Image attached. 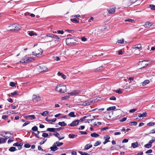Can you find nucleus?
<instances>
[{
	"label": "nucleus",
	"instance_id": "f257e3e1",
	"mask_svg": "<svg viewBox=\"0 0 155 155\" xmlns=\"http://www.w3.org/2000/svg\"><path fill=\"white\" fill-rule=\"evenodd\" d=\"M56 90L60 93H64L67 91L66 87L61 84L58 85L56 87Z\"/></svg>",
	"mask_w": 155,
	"mask_h": 155
},
{
	"label": "nucleus",
	"instance_id": "f03ea898",
	"mask_svg": "<svg viewBox=\"0 0 155 155\" xmlns=\"http://www.w3.org/2000/svg\"><path fill=\"white\" fill-rule=\"evenodd\" d=\"M32 100L34 103H37L41 100V97L38 95H33Z\"/></svg>",
	"mask_w": 155,
	"mask_h": 155
},
{
	"label": "nucleus",
	"instance_id": "7ed1b4c3",
	"mask_svg": "<svg viewBox=\"0 0 155 155\" xmlns=\"http://www.w3.org/2000/svg\"><path fill=\"white\" fill-rule=\"evenodd\" d=\"M12 27L14 28V29H10V30H12L13 29L15 31H18L21 29V27L18 24H13L12 25Z\"/></svg>",
	"mask_w": 155,
	"mask_h": 155
},
{
	"label": "nucleus",
	"instance_id": "20e7f679",
	"mask_svg": "<svg viewBox=\"0 0 155 155\" xmlns=\"http://www.w3.org/2000/svg\"><path fill=\"white\" fill-rule=\"evenodd\" d=\"M22 145L23 143L20 142H16L13 144L14 146L18 147L19 150H20L22 148Z\"/></svg>",
	"mask_w": 155,
	"mask_h": 155
},
{
	"label": "nucleus",
	"instance_id": "39448f33",
	"mask_svg": "<svg viewBox=\"0 0 155 155\" xmlns=\"http://www.w3.org/2000/svg\"><path fill=\"white\" fill-rule=\"evenodd\" d=\"M79 123V120H75L70 124H68V126L73 127L76 126Z\"/></svg>",
	"mask_w": 155,
	"mask_h": 155
},
{
	"label": "nucleus",
	"instance_id": "423d86ee",
	"mask_svg": "<svg viewBox=\"0 0 155 155\" xmlns=\"http://www.w3.org/2000/svg\"><path fill=\"white\" fill-rule=\"evenodd\" d=\"M25 118L31 120H34L36 118L35 116L34 115H26L25 117Z\"/></svg>",
	"mask_w": 155,
	"mask_h": 155
},
{
	"label": "nucleus",
	"instance_id": "0eeeda50",
	"mask_svg": "<svg viewBox=\"0 0 155 155\" xmlns=\"http://www.w3.org/2000/svg\"><path fill=\"white\" fill-rule=\"evenodd\" d=\"M73 40V39L71 38H69L66 39V43L67 45H72V41Z\"/></svg>",
	"mask_w": 155,
	"mask_h": 155
},
{
	"label": "nucleus",
	"instance_id": "6e6552de",
	"mask_svg": "<svg viewBox=\"0 0 155 155\" xmlns=\"http://www.w3.org/2000/svg\"><path fill=\"white\" fill-rule=\"evenodd\" d=\"M80 92V91L79 90H74L71 92L68 93V94L71 96H74L77 95Z\"/></svg>",
	"mask_w": 155,
	"mask_h": 155
},
{
	"label": "nucleus",
	"instance_id": "1a4fd4ad",
	"mask_svg": "<svg viewBox=\"0 0 155 155\" xmlns=\"http://www.w3.org/2000/svg\"><path fill=\"white\" fill-rule=\"evenodd\" d=\"M53 134L58 138L59 140L63 139L64 138V137H60V135L57 132H55L54 133H53Z\"/></svg>",
	"mask_w": 155,
	"mask_h": 155
},
{
	"label": "nucleus",
	"instance_id": "9d476101",
	"mask_svg": "<svg viewBox=\"0 0 155 155\" xmlns=\"http://www.w3.org/2000/svg\"><path fill=\"white\" fill-rule=\"evenodd\" d=\"M152 25V23L151 22H149V21L147 22L144 25V27L145 28H150Z\"/></svg>",
	"mask_w": 155,
	"mask_h": 155
},
{
	"label": "nucleus",
	"instance_id": "9b49d317",
	"mask_svg": "<svg viewBox=\"0 0 155 155\" xmlns=\"http://www.w3.org/2000/svg\"><path fill=\"white\" fill-rule=\"evenodd\" d=\"M31 59H32V58H28L27 60L24 59L21 60L20 61V62L22 63H27L29 61H31Z\"/></svg>",
	"mask_w": 155,
	"mask_h": 155
},
{
	"label": "nucleus",
	"instance_id": "f8f14e48",
	"mask_svg": "<svg viewBox=\"0 0 155 155\" xmlns=\"http://www.w3.org/2000/svg\"><path fill=\"white\" fill-rule=\"evenodd\" d=\"M50 149H51V150L54 151L58 149V148L56 146L55 144L54 143L53 145L52 146L50 147Z\"/></svg>",
	"mask_w": 155,
	"mask_h": 155
},
{
	"label": "nucleus",
	"instance_id": "ddd939ff",
	"mask_svg": "<svg viewBox=\"0 0 155 155\" xmlns=\"http://www.w3.org/2000/svg\"><path fill=\"white\" fill-rule=\"evenodd\" d=\"M90 101L89 100H87L83 102L82 104V105L84 106H87L90 105Z\"/></svg>",
	"mask_w": 155,
	"mask_h": 155
},
{
	"label": "nucleus",
	"instance_id": "4468645a",
	"mask_svg": "<svg viewBox=\"0 0 155 155\" xmlns=\"http://www.w3.org/2000/svg\"><path fill=\"white\" fill-rule=\"evenodd\" d=\"M45 120L49 123H52V122H55L56 120V118H54L52 120H51L48 119V117H46L45 118Z\"/></svg>",
	"mask_w": 155,
	"mask_h": 155
},
{
	"label": "nucleus",
	"instance_id": "2eb2a0df",
	"mask_svg": "<svg viewBox=\"0 0 155 155\" xmlns=\"http://www.w3.org/2000/svg\"><path fill=\"white\" fill-rule=\"evenodd\" d=\"M104 138L105 139V140L103 142V143L104 144H105L107 143L110 141L109 139H110V137L109 136L107 135L106 137H104Z\"/></svg>",
	"mask_w": 155,
	"mask_h": 155
},
{
	"label": "nucleus",
	"instance_id": "dca6fc26",
	"mask_svg": "<svg viewBox=\"0 0 155 155\" xmlns=\"http://www.w3.org/2000/svg\"><path fill=\"white\" fill-rule=\"evenodd\" d=\"M138 143L137 142L132 143H131V147L134 148L137 147L138 146Z\"/></svg>",
	"mask_w": 155,
	"mask_h": 155
},
{
	"label": "nucleus",
	"instance_id": "f3484780",
	"mask_svg": "<svg viewBox=\"0 0 155 155\" xmlns=\"http://www.w3.org/2000/svg\"><path fill=\"white\" fill-rule=\"evenodd\" d=\"M7 139L8 138L6 139L3 138H0V144L5 143Z\"/></svg>",
	"mask_w": 155,
	"mask_h": 155
},
{
	"label": "nucleus",
	"instance_id": "a211bd4d",
	"mask_svg": "<svg viewBox=\"0 0 155 155\" xmlns=\"http://www.w3.org/2000/svg\"><path fill=\"white\" fill-rule=\"evenodd\" d=\"M92 147V144H86L84 147V149L86 150H88L91 148Z\"/></svg>",
	"mask_w": 155,
	"mask_h": 155
},
{
	"label": "nucleus",
	"instance_id": "6ab92c4d",
	"mask_svg": "<svg viewBox=\"0 0 155 155\" xmlns=\"http://www.w3.org/2000/svg\"><path fill=\"white\" fill-rule=\"evenodd\" d=\"M58 128H48L47 129V131L51 132H54L55 130L58 129Z\"/></svg>",
	"mask_w": 155,
	"mask_h": 155
},
{
	"label": "nucleus",
	"instance_id": "aec40b11",
	"mask_svg": "<svg viewBox=\"0 0 155 155\" xmlns=\"http://www.w3.org/2000/svg\"><path fill=\"white\" fill-rule=\"evenodd\" d=\"M147 113L146 112H144L142 114H139L138 115V116L139 117H146L147 116Z\"/></svg>",
	"mask_w": 155,
	"mask_h": 155
},
{
	"label": "nucleus",
	"instance_id": "412c9836",
	"mask_svg": "<svg viewBox=\"0 0 155 155\" xmlns=\"http://www.w3.org/2000/svg\"><path fill=\"white\" fill-rule=\"evenodd\" d=\"M54 144H55V145L57 147H60L63 144V143L62 142H60L58 141L54 143Z\"/></svg>",
	"mask_w": 155,
	"mask_h": 155
},
{
	"label": "nucleus",
	"instance_id": "4be33fe9",
	"mask_svg": "<svg viewBox=\"0 0 155 155\" xmlns=\"http://www.w3.org/2000/svg\"><path fill=\"white\" fill-rule=\"evenodd\" d=\"M116 108V107L115 106H113L107 108V111H110L115 109Z\"/></svg>",
	"mask_w": 155,
	"mask_h": 155
},
{
	"label": "nucleus",
	"instance_id": "5701e85b",
	"mask_svg": "<svg viewBox=\"0 0 155 155\" xmlns=\"http://www.w3.org/2000/svg\"><path fill=\"white\" fill-rule=\"evenodd\" d=\"M58 124L61 126H64L67 125V124L65 123L64 121L59 122L58 123Z\"/></svg>",
	"mask_w": 155,
	"mask_h": 155
},
{
	"label": "nucleus",
	"instance_id": "b1692460",
	"mask_svg": "<svg viewBox=\"0 0 155 155\" xmlns=\"http://www.w3.org/2000/svg\"><path fill=\"white\" fill-rule=\"evenodd\" d=\"M108 12L110 14H113L115 12V9L112 8V9L108 10Z\"/></svg>",
	"mask_w": 155,
	"mask_h": 155
},
{
	"label": "nucleus",
	"instance_id": "393cba45",
	"mask_svg": "<svg viewBox=\"0 0 155 155\" xmlns=\"http://www.w3.org/2000/svg\"><path fill=\"white\" fill-rule=\"evenodd\" d=\"M150 82V81L148 80H145L143 83L142 85L143 86H145Z\"/></svg>",
	"mask_w": 155,
	"mask_h": 155
},
{
	"label": "nucleus",
	"instance_id": "a878e982",
	"mask_svg": "<svg viewBox=\"0 0 155 155\" xmlns=\"http://www.w3.org/2000/svg\"><path fill=\"white\" fill-rule=\"evenodd\" d=\"M91 137H97L99 136V135L97 133H93L91 134Z\"/></svg>",
	"mask_w": 155,
	"mask_h": 155
},
{
	"label": "nucleus",
	"instance_id": "bb28decb",
	"mask_svg": "<svg viewBox=\"0 0 155 155\" xmlns=\"http://www.w3.org/2000/svg\"><path fill=\"white\" fill-rule=\"evenodd\" d=\"M16 150H17L15 148V147H11L9 149V150L11 152H14Z\"/></svg>",
	"mask_w": 155,
	"mask_h": 155
},
{
	"label": "nucleus",
	"instance_id": "cd10ccee",
	"mask_svg": "<svg viewBox=\"0 0 155 155\" xmlns=\"http://www.w3.org/2000/svg\"><path fill=\"white\" fill-rule=\"evenodd\" d=\"M68 115L71 117H74L76 116L74 115V113L73 112H71L68 114Z\"/></svg>",
	"mask_w": 155,
	"mask_h": 155
},
{
	"label": "nucleus",
	"instance_id": "c85d7f7f",
	"mask_svg": "<svg viewBox=\"0 0 155 155\" xmlns=\"http://www.w3.org/2000/svg\"><path fill=\"white\" fill-rule=\"evenodd\" d=\"M49 113V112L48 111H45L44 112H43L42 113H41V115L43 116H45L47 114H48Z\"/></svg>",
	"mask_w": 155,
	"mask_h": 155
},
{
	"label": "nucleus",
	"instance_id": "c756f323",
	"mask_svg": "<svg viewBox=\"0 0 155 155\" xmlns=\"http://www.w3.org/2000/svg\"><path fill=\"white\" fill-rule=\"evenodd\" d=\"M155 141V138L153 137L152 139L150 140L149 142V143L152 145V144Z\"/></svg>",
	"mask_w": 155,
	"mask_h": 155
},
{
	"label": "nucleus",
	"instance_id": "7c9ffc66",
	"mask_svg": "<svg viewBox=\"0 0 155 155\" xmlns=\"http://www.w3.org/2000/svg\"><path fill=\"white\" fill-rule=\"evenodd\" d=\"M152 146V145L151 144H150L149 143H147L145 145H144V147L146 148H150Z\"/></svg>",
	"mask_w": 155,
	"mask_h": 155
},
{
	"label": "nucleus",
	"instance_id": "2f4dec72",
	"mask_svg": "<svg viewBox=\"0 0 155 155\" xmlns=\"http://www.w3.org/2000/svg\"><path fill=\"white\" fill-rule=\"evenodd\" d=\"M78 152L79 153H80L81 154V155H89V154L88 153H87L85 152L79 151Z\"/></svg>",
	"mask_w": 155,
	"mask_h": 155
},
{
	"label": "nucleus",
	"instance_id": "473e14b6",
	"mask_svg": "<svg viewBox=\"0 0 155 155\" xmlns=\"http://www.w3.org/2000/svg\"><path fill=\"white\" fill-rule=\"evenodd\" d=\"M71 21L73 22H74L75 23L79 22V21L77 20L75 18H71Z\"/></svg>",
	"mask_w": 155,
	"mask_h": 155
},
{
	"label": "nucleus",
	"instance_id": "72a5a7b5",
	"mask_svg": "<svg viewBox=\"0 0 155 155\" xmlns=\"http://www.w3.org/2000/svg\"><path fill=\"white\" fill-rule=\"evenodd\" d=\"M149 7L152 10H155V5H150Z\"/></svg>",
	"mask_w": 155,
	"mask_h": 155
},
{
	"label": "nucleus",
	"instance_id": "f704fd0d",
	"mask_svg": "<svg viewBox=\"0 0 155 155\" xmlns=\"http://www.w3.org/2000/svg\"><path fill=\"white\" fill-rule=\"evenodd\" d=\"M141 47V45L140 44H138L137 46H135L134 48L136 49H139Z\"/></svg>",
	"mask_w": 155,
	"mask_h": 155
},
{
	"label": "nucleus",
	"instance_id": "c9c22d12",
	"mask_svg": "<svg viewBox=\"0 0 155 155\" xmlns=\"http://www.w3.org/2000/svg\"><path fill=\"white\" fill-rule=\"evenodd\" d=\"M130 124L132 126H136L137 124V122L136 121H133L130 122Z\"/></svg>",
	"mask_w": 155,
	"mask_h": 155
},
{
	"label": "nucleus",
	"instance_id": "e433bc0d",
	"mask_svg": "<svg viewBox=\"0 0 155 155\" xmlns=\"http://www.w3.org/2000/svg\"><path fill=\"white\" fill-rule=\"evenodd\" d=\"M155 125V123L153 122H150L147 124V125L149 126H152Z\"/></svg>",
	"mask_w": 155,
	"mask_h": 155
},
{
	"label": "nucleus",
	"instance_id": "4c0bfd02",
	"mask_svg": "<svg viewBox=\"0 0 155 155\" xmlns=\"http://www.w3.org/2000/svg\"><path fill=\"white\" fill-rule=\"evenodd\" d=\"M117 42L118 43L123 44L124 42V39H121L118 40Z\"/></svg>",
	"mask_w": 155,
	"mask_h": 155
},
{
	"label": "nucleus",
	"instance_id": "58836bf2",
	"mask_svg": "<svg viewBox=\"0 0 155 155\" xmlns=\"http://www.w3.org/2000/svg\"><path fill=\"white\" fill-rule=\"evenodd\" d=\"M101 144V142L99 141H97L94 143V146L95 147L100 145Z\"/></svg>",
	"mask_w": 155,
	"mask_h": 155
},
{
	"label": "nucleus",
	"instance_id": "ea45409f",
	"mask_svg": "<svg viewBox=\"0 0 155 155\" xmlns=\"http://www.w3.org/2000/svg\"><path fill=\"white\" fill-rule=\"evenodd\" d=\"M68 137L70 138L73 139L74 138L75 135L74 134H69L68 135Z\"/></svg>",
	"mask_w": 155,
	"mask_h": 155
},
{
	"label": "nucleus",
	"instance_id": "a19ab883",
	"mask_svg": "<svg viewBox=\"0 0 155 155\" xmlns=\"http://www.w3.org/2000/svg\"><path fill=\"white\" fill-rule=\"evenodd\" d=\"M38 130V128L36 126H35L32 127V130H33L34 131H37Z\"/></svg>",
	"mask_w": 155,
	"mask_h": 155
},
{
	"label": "nucleus",
	"instance_id": "79ce46f5",
	"mask_svg": "<svg viewBox=\"0 0 155 155\" xmlns=\"http://www.w3.org/2000/svg\"><path fill=\"white\" fill-rule=\"evenodd\" d=\"M47 140V139H45V138H44L42 140L40 143V144L41 145H42L44 144Z\"/></svg>",
	"mask_w": 155,
	"mask_h": 155
},
{
	"label": "nucleus",
	"instance_id": "37998d69",
	"mask_svg": "<svg viewBox=\"0 0 155 155\" xmlns=\"http://www.w3.org/2000/svg\"><path fill=\"white\" fill-rule=\"evenodd\" d=\"M137 110V108L132 109L130 110H129V112L130 113H134V112H135Z\"/></svg>",
	"mask_w": 155,
	"mask_h": 155
},
{
	"label": "nucleus",
	"instance_id": "c03bdc74",
	"mask_svg": "<svg viewBox=\"0 0 155 155\" xmlns=\"http://www.w3.org/2000/svg\"><path fill=\"white\" fill-rule=\"evenodd\" d=\"M36 131H37V132L35 133L34 134H35L36 137L38 138H39V137L38 136V135L39 134V131H38V130Z\"/></svg>",
	"mask_w": 155,
	"mask_h": 155
},
{
	"label": "nucleus",
	"instance_id": "a18cd8bd",
	"mask_svg": "<svg viewBox=\"0 0 155 155\" xmlns=\"http://www.w3.org/2000/svg\"><path fill=\"white\" fill-rule=\"evenodd\" d=\"M87 117V116H84L82 118H81L79 120V122H83L84 121V119H85Z\"/></svg>",
	"mask_w": 155,
	"mask_h": 155
},
{
	"label": "nucleus",
	"instance_id": "49530a36",
	"mask_svg": "<svg viewBox=\"0 0 155 155\" xmlns=\"http://www.w3.org/2000/svg\"><path fill=\"white\" fill-rule=\"evenodd\" d=\"M9 85L11 87H14L15 86V84L14 82H11L10 83Z\"/></svg>",
	"mask_w": 155,
	"mask_h": 155
},
{
	"label": "nucleus",
	"instance_id": "de8ad7c7",
	"mask_svg": "<svg viewBox=\"0 0 155 155\" xmlns=\"http://www.w3.org/2000/svg\"><path fill=\"white\" fill-rule=\"evenodd\" d=\"M42 136L43 137H47L48 136V133H43L42 134Z\"/></svg>",
	"mask_w": 155,
	"mask_h": 155
},
{
	"label": "nucleus",
	"instance_id": "09e8293b",
	"mask_svg": "<svg viewBox=\"0 0 155 155\" xmlns=\"http://www.w3.org/2000/svg\"><path fill=\"white\" fill-rule=\"evenodd\" d=\"M125 21H129V22H133V21H134L133 19H131L129 18V19H126V20H125Z\"/></svg>",
	"mask_w": 155,
	"mask_h": 155
},
{
	"label": "nucleus",
	"instance_id": "8fccbe9b",
	"mask_svg": "<svg viewBox=\"0 0 155 155\" xmlns=\"http://www.w3.org/2000/svg\"><path fill=\"white\" fill-rule=\"evenodd\" d=\"M31 146V145L28 143H26L24 145V147L26 148H29Z\"/></svg>",
	"mask_w": 155,
	"mask_h": 155
},
{
	"label": "nucleus",
	"instance_id": "3c124183",
	"mask_svg": "<svg viewBox=\"0 0 155 155\" xmlns=\"http://www.w3.org/2000/svg\"><path fill=\"white\" fill-rule=\"evenodd\" d=\"M11 94L13 96H15V95H16L18 94V93L17 92L15 91L11 93Z\"/></svg>",
	"mask_w": 155,
	"mask_h": 155
},
{
	"label": "nucleus",
	"instance_id": "603ef678",
	"mask_svg": "<svg viewBox=\"0 0 155 155\" xmlns=\"http://www.w3.org/2000/svg\"><path fill=\"white\" fill-rule=\"evenodd\" d=\"M126 120H127V118L124 117H123L121 119H120V122H124V121Z\"/></svg>",
	"mask_w": 155,
	"mask_h": 155
},
{
	"label": "nucleus",
	"instance_id": "864d4df0",
	"mask_svg": "<svg viewBox=\"0 0 155 155\" xmlns=\"http://www.w3.org/2000/svg\"><path fill=\"white\" fill-rule=\"evenodd\" d=\"M8 117V116L7 115H3L2 116V119H3L5 120H6Z\"/></svg>",
	"mask_w": 155,
	"mask_h": 155
},
{
	"label": "nucleus",
	"instance_id": "5fc2aeb1",
	"mask_svg": "<svg viewBox=\"0 0 155 155\" xmlns=\"http://www.w3.org/2000/svg\"><path fill=\"white\" fill-rule=\"evenodd\" d=\"M30 122L28 121H27L25 122L23 125V126L24 127L27 125L29 124H30Z\"/></svg>",
	"mask_w": 155,
	"mask_h": 155
},
{
	"label": "nucleus",
	"instance_id": "6e6d98bb",
	"mask_svg": "<svg viewBox=\"0 0 155 155\" xmlns=\"http://www.w3.org/2000/svg\"><path fill=\"white\" fill-rule=\"evenodd\" d=\"M152 152V150L151 149L147 150L146 152V153L147 154L151 153Z\"/></svg>",
	"mask_w": 155,
	"mask_h": 155
},
{
	"label": "nucleus",
	"instance_id": "4d7b16f0",
	"mask_svg": "<svg viewBox=\"0 0 155 155\" xmlns=\"http://www.w3.org/2000/svg\"><path fill=\"white\" fill-rule=\"evenodd\" d=\"M110 100H116V98L115 97L113 96L111 97L110 98Z\"/></svg>",
	"mask_w": 155,
	"mask_h": 155
},
{
	"label": "nucleus",
	"instance_id": "13d9d810",
	"mask_svg": "<svg viewBox=\"0 0 155 155\" xmlns=\"http://www.w3.org/2000/svg\"><path fill=\"white\" fill-rule=\"evenodd\" d=\"M69 98V96H66L62 97L63 100H66Z\"/></svg>",
	"mask_w": 155,
	"mask_h": 155
},
{
	"label": "nucleus",
	"instance_id": "bf43d9fd",
	"mask_svg": "<svg viewBox=\"0 0 155 155\" xmlns=\"http://www.w3.org/2000/svg\"><path fill=\"white\" fill-rule=\"evenodd\" d=\"M85 128V127L84 126H80V127H79L78 129L79 130H83Z\"/></svg>",
	"mask_w": 155,
	"mask_h": 155
},
{
	"label": "nucleus",
	"instance_id": "052dcab7",
	"mask_svg": "<svg viewBox=\"0 0 155 155\" xmlns=\"http://www.w3.org/2000/svg\"><path fill=\"white\" fill-rule=\"evenodd\" d=\"M57 32L61 34H63L64 33V31L63 30H58Z\"/></svg>",
	"mask_w": 155,
	"mask_h": 155
},
{
	"label": "nucleus",
	"instance_id": "680f3d73",
	"mask_svg": "<svg viewBox=\"0 0 155 155\" xmlns=\"http://www.w3.org/2000/svg\"><path fill=\"white\" fill-rule=\"evenodd\" d=\"M150 134H154L155 133V128L152 130L150 131Z\"/></svg>",
	"mask_w": 155,
	"mask_h": 155
},
{
	"label": "nucleus",
	"instance_id": "e2e57ef3",
	"mask_svg": "<svg viewBox=\"0 0 155 155\" xmlns=\"http://www.w3.org/2000/svg\"><path fill=\"white\" fill-rule=\"evenodd\" d=\"M128 140L127 139H124L122 141V143H127L128 142Z\"/></svg>",
	"mask_w": 155,
	"mask_h": 155
},
{
	"label": "nucleus",
	"instance_id": "0e129e2a",
	"mask_svg": "<svg viewBox=\"0 0 155 155\" xmlns=\"http://www.w3.org/2000/svg\"><path fill=\"white\" fill-rule=\"evenodd\" d=\"M79 133L81 134H87V132H83L81 131H79Z\"/></svg>",
	"mask_w": 155,
	"mask_h": 155
},
{
	"label": "nucleus",
	"instance_id": "69168bd1",
	"mask_svg": "<svg viewBox=\"0 0 155 155\" xmlns=\"http://www.w3.org/2000/svg\"><path fill=\"white\" fill-rule=\"evenodd\" d=\"M108 129V127H104L102 129H101V131H103L104 130H106Z\"/></svg>",
	"mask_w": 155,
	"mask_h": 155
},
{
	"label": "nucleus",
	"instance_id": "338daca9",
	"mask_svg": "<svg viewBox=\"0 0 155 155\" xmlns=\"http://www.w3.org/2000/svg\"><path fill=\"white\" fill-rule=\"evenodd\" d=\"M53 38H55L56 39H59V38L57 35H53Z\"/></svg>",
	"mask_w": 155,
	"mask_h": 155
},
{
	"label": "nucleus",
	"instance_id": "774afa93",
	"mask_svg": "<svg viewBox=\"0 0 155 155\" xmlns=\"http://www.w3.org/2000/svg\"><path fill=\"white\" fill-rule=\"evenodd\" d=\"M71 155H77V152L76 151H72L71 152Z\"/></svg>",
	"mask_w": 155,
	"mask_h": 155
}]
</instances>
